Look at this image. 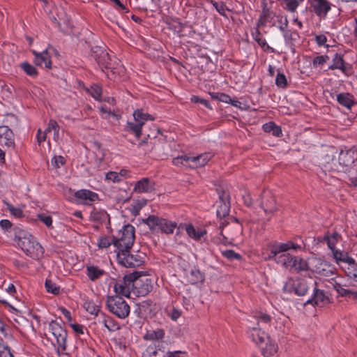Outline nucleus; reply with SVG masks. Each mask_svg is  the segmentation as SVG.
<instances>
[{"label":"nucleus","mask_w":357,"mask_h":357,"mask_svg":"<svg viewBox=\"0 0 357 357\" xmlns=\"http://www.w3.org/2000/svg\"><path fill=\"white\" fill-rule=\"evenodd\" d=\"M266 249L268 252V258L275 260L286 268L294 270L296 272L304 271L308 269L307 262L301 257L292 256L289 254H282L278 257V259L276 258L279 254L287 252L290 249L295 250H301L302 246L301 245L294 243L292 241L287 243L272 241L267 244Z\"/></svg>","instance_id":"f257e3e1"},{"label":"nucleus","mask_w":357,"mask_h":357,"mask_svg":"<svg viewBox=\"0 0 357 357\" xmlns=\"http://www.w3.org/2000/svg\"><path fill=\"white\" fill-rule=\"evenodd\" d=\"M10 232V236L13 237L16 245L27 256L33 259H38L43 256L44 253L43 248L28 231L17 226L13 227Z\"/></svg>","instance_id":"f03ea898"},{"label":"nucleus","mask_w":357,"mask_h":357,"mask_svg":"<svg viewBox=\"0 0 357 357\" xmlns=\"http://www.w3.org/2000/svg\"><path fill=\"white\" fill-rule=\"evenodd\" d=\"M357 165V150L349 149L341 150L337 160L333 159L331 162H327L324 167L329 172H347L354 165Z\"/></svg>","instance_id":"7ed1b4c3"},{"label":"nucleus","mask_w":357,"mask_h":357,"mask_svg":"<svg viewBox=\"0 0 357 357\" xmlns=\"http://www.w3.org/2000/svg\"><path fill=\"white\" fill-rule=\"evenodd\" d=\"M142 222L146 225L153 233L160 231L167 235L172 234L178 227L176 222L155 215H149L142 220Z\"/></svg>","instance_id":"20e7f679"},{"label":"nucleus","mask_w":357,"mask_h":357,"mask_svg":"<svg viewBox=\"0 0 357 357\" xmlns=\"http://www.w3.org/2000/svg\"><path fill=\"white\" fill-rule=\"evenodd\" d=\"M317 284L312 278H288L283 286L286 293H294L297 296H305L308 290Z\"/></svg>","instance_id":"39448f33"},{"label":"nucleus","mask_w":357,"mask_h":357,"mask_svg":"<svg viewBox=\"0 0 357 357\" xmlns=\"http://www.w3.org/2000/svg\"><path fill=\"white\" fill-rule=\"evenodd\" d=\"M135 229L132 225L123 226L117 236H113V245L116 248V251L126 252V250L131 249L135 239Z\"/></svg>","instance_id":"423d86ee"},{"label":"nucleus","mask_w":357,"mask_h":357,"mask_svg":"<svg viewBox=\"0 0 357 357\" xmlns=\"http://www.w3.org/2000/svg\"><path fill=\"white\" fill-rule=\"evenodd\" d=\"M106 305L111 313L120 319H126L130 314V305L120 296H108Z\"/></svg>","instance_id":"0eeeda50"},{"label":"nucleus","mask_w":357,"mask_h":357,"mask_svg":"<svg viewBox=\"0 0 357 357\" xmlns=\"http://www.w3.org/2000/svg\"><path fill=\"white\" fill-rule=\"evenodd\" d=\"M133 118L134 122H127L125 130L139 139L144 123L148 120L153 121L154 117L148 113H144L142 109H136L133 113Z\"/></svg>","instance_id":"6e6552de"},{"label":"nucleus","mask_w":357,"mask_h":357,"mask_svg":"<svg viewBox=\"0 0 357 357\" xmlns=\"http://www.w3.org/2000/svg\"><path fill=\"white\" fill-rule=\"evenodd\" d=\"M116 257L119 263L127 268L138 267L144 262V254L143 252H136L132 254L130 252V249L126 250V252L118 251Z\"/></svg>","instance_id":"1a4fd4ad"},{"label":"nucleus","mask_w":357,"mask_h":357,"mask_svg":"<svg viewBox=\"0 0 357 357\" xmlns=\"http://www.w3.org/2000/svg\"><path fill=\"white\" fill-rule=\"evenodd\" d=\"M91 56L96 61L102 71L103 69L105 68L112 72V69L114 68V66L115 63V61L113 60H115L116 58L114 56L112 58L104 47L99 46L92 47Z\"/></svg>","instance_id":"9d476101"},{"label":"nucleus","mask_w":357,"mask_h":357,"mask_svg":"<svg viewBox=\"0 0 357 357\" xmlns=\"http://www.w3.org/2000/svg\"><path fill=\"white\" fill-rule=\"evenodd\" d=\"M134 279L135 274L133 273L126 275L122 279L116 282L114 290L118 296L130 297L132 291H135Z\"/></svg>","instance_id":"9b49d317"},{"label":"nucleus","mask_w":357,"mask_h":357,"mask_svg":"<svg viewBox=\"0 0 357 357\" xmlns=\"http://www.w3.org/2000/svg\"><path fill=\"white\" fill-rule=\"evenodd\" d=\"M49 328L56 340L58 351H65L66 349L67 331L61 324L52 321L49 324Z\"/></svg>","instance_id":"f8f14e48"},{"label":"nucleus","mask_w":357,"mask_h":357,"mask_svg":"<svg viewBox=\"0 0 357 357\" xmlns=\"http://www.w3.org/2000/svg\"><path fill=\"white\" fill-rule=\"evenodd\" d=\"M273 3V0H261V13L257 22L258 27L266 26L268 23H271L276 17L275 12L272 10Z\"/></svg>","instance_id":"ddd939ff"},{"label":"nucleus","mask_w":357,"mask_h":357,"mask_svg":"<svg viewBox=\"0 0 357 357\" xmlns=\"http://www.w3.org/2000/svg\"><path fill=\"white\" fill-rule=\"evenodd\" d=\"M236 222L234 226H230L227 229H225L228 225L226 220L220 222L219 229H220V234L223 237L224 243H226L229 241H234L237 236H240L243 231L242 226L238 223L237 219L232 218Z\"/></svg>","instance_id":"4468645a"},{"label":"nucleus","mask_w":357,"mask_h":357,"mask_svg":"<svg viewBox=\"0 0 357 357\" xmlns=\"http://www.w3.org/2000/svg\"><path fill=\"white\" fill-rule=\"evenodd\" d=\"M135 279H134L135 291L142 296L148 294L152 289L151 280L147 275L142 274L141 272L135 271Z\"/></svg>","instance_id":"2eb2a0df"},{"label":"nucleus","mask_w":357,"mask_h":357,"mask_svg":"<svg viewBox=\"0 0 357 357\" xmlns=\"http://www.w3.org/2000/svg\"><path fill=\"white\" fill-rule=\"evenodd\" d=\"M259 206L266 215H272L278 211L275 198L269 190H264L259 198Z\"/></svg>","instance_id":"dca6fc26"},{"label":"nucleus","mask_w":357,"mask_h":357,"mask_svg":"<svg viewBox=\"0 0 357 357\" xmlns=\"http://www.w3.org/2000/svg\"><path fill=\"white\" fill-rule=\"evenodd\" d=\"M219 202L216 211L217 217L220 220L229 215L230 210V195L228 191L218 190Z\"/></svg>","instance_id":"f3484780"},{"label":"nucleus","mask_w":357,"mask_h":357,"mask_svg":"<svg viewBox=\"0 0 357 357\" xmlns=\"http://www.w3.org/2000/svg\"><path fill=\"white\" fill-rule=\"evenodd\" d=\"M310 8L317 16L325 19L331 9V3L328 0H307Z\"/></svg>","instance_id":"a211bd4d"},{"label":"nucleus","mask_w":357,"mask_h":357,"mask_svg":"<svg viewBox=\"0 0 357 357\" xmlns=\"http://www.w3.org/2000/svg\"><path fill=\"white\" fill-rule=\"evenodd\" d=\"M312 288H313V296L306 301L305 304L322 307L329 303V298L324 290L317 289V284Z\"/></svg>","instance_id":"6ab92c4d"},{"label":"nucleus","mask_w":357,"mask_h":357,"mask_svg":"<svg viewBox=\"0 0 357 357\" xmlns=\"http://www.w3.org/2000/svg\"><path fill=\"white\" fill-rule=\"evenodd\" d=\"M74 196L77 200L84 204H91L99 199V196L96 192L86 189L77 190L75 192Z\"/></svg>","instance_id":"aec40b11"},{"label":"nucleus","mask_w":357,"mask_h":357,"mask_svg":"<svg viewBox=\"0 0 357 357\" xmlns=\"http://www.w3.org/2000/svg\"><path fill=\"white\" fill-rule=\"evenodd\" d=\"M0 144L8 147L15 146L14 134L13 130L7 126H0Z\"/></svg>","instance_id":"412c9836"},{"label":"nucleus","mask_w":357,"mask_h":357,"mask_svg":"<svg viewBox=\"0 0 357 357\" xmlns=\"http://www.w3.org/2000/svg\"><path fill=\"white\" fill-rule=\"evenodd\" d=\"M252 318L257 323L256 327L266 329L271 326L272 317L266 312L256 311L253 312Z\"/></svg>","instance_id":"4be33fe9"},{"label":"nucleus","mask_w":357,"mask_h":357,"mask_svg":"<svg viewBox=\"0 0 357 357\" xmlns=\"http://www.w3.org/2000/svg\"><path fill=\"white\" fill-rule=\"evenodd\" d=\"M250 335L252 340L260 347L264 345L266 340H268L269 336L259 327H250Z\"/></svg>","instance_id":"5701e85b"},{"label":"nucleus","mask_w":357,"mask_h":357,"mask_svg":"<svg viewBox=\"0 0 357 357\" xmlns=\"http://www.w3.org/2000/svg\"><path fill=\"white\" fill-rule=\"evenodd\" d=\"M155 183L149 178H142L135 184L133 192L137 193H148L154 190Z\"/></svg>","instance_id":"b1692460"},{"label":"nucleus","mask_w":357,"mask_h":357,"mask_svg":"<svg viewBox=\"0 0 357 357\" xmlns=\"http://www.w3.org/2000/svg\"><path fill=\"white\" fill-rule=\"evenodd\" d=\"M350 65L345 64L344 60L343 59V56L340 54L336 53L333 59V64L328 67L330 70H340L344 74L346 75H349V71L351 70Z\"/></svg>","instance_id":"393cba45"},{"label":"nucleus","mask_w":357,"mask_h":357,"mask_svg":"<svg viewBox=\"0 0 357 357\" xmlns=\"http://www.w3.org/2000/svg\"><path fill=\"white\" fill-rule=\"evenodd\" d=\"M211 153H204L197 156H190V167L192 168L202 167L205 166L213 158Z\"/></svg>","instance_id":"a878e982"},{"label":"nucleus","mask_w":357,"mask_h":357,"mask_svg":"<svg viewBox=\"0 0 357 357\" xmlns=\"http://www.w3.org/2000/svg\"><path fill=\"white\" fill-rule=\"evenodd\" d=\"M32 52L34 55V63L36 66H43V65L44 64L45 68H51L52 61L50 56L47 50H45L40 53H38L35 50H33Z\"/></svg>","instance_id":"bb28decb"},{"label":"nucleus","mask_w":357,"mask_h":357,"mask_svg":"<svg viewBox=\"0 0 357 357\" xmlns=\"http://www.w3.org/2000/svg\"><path fill=\"white\" fill-rule=\"evenodd\" d=\"M315 268L316 272L322 276L329 277L335 273V267L326 261H319Z\"/></svg>","instance_id":"cd10ccee"},{"label":"nucleus","mask_w":357,"mask_h":357,"mask_svg":"<svg viewBox=\"0 0 357 357\" xmlns=\"http://www.w3.org/2000/svg\"><path fill=\"white\" fill-rule=\"evenodd\" d=\"M98 321V323L102 324L109 331L114 332L120 328L118 322L104 312L100 313Z\"/></svg>","instance_id":"c85d7f7f"},{"label":"nucleus","mask_w":357,"mask_h":357,"mask_svg":"<svg viewBox=\"0 0 357 357\" xmlns=\"http://www.w3.org/2000/svg\"><path fill=\"white\" fill-rule=\"evenodd\" d=\"M181 227H184L188 236L195 241H199L201 238L206 234V231L205 229H199L197 230L192 224H181L178 227V229Z\"/></svg>","instance_id":"c756f323"},{"label":"nucleus","mask_w":357,"mask_h":357,"mask_svg":"<svg viewBox=\"0 0 357 357\" xmlns=\"http://www.w3.org/2000/svg\"><path fill=\"white\" fill-rule=\"evenodd\" d=\"M86 274L91 282H95L105 275L107 273L98 266L87 265L86 266Z\"/></svg>","instance_id":"7c9ffc66"},{"label":"nucleus","mask_w":357,"mask_h":357,"mask_svg":"<svg viewBox=\"0 0 357 357\" xmlns=\"http://www.w3.org/2000/svg\"><path fill=\"white\" fill-rule=\"evenodd\" d=\"M259 28V27L257 26V28L252 31V36L253 39L264 50V51L271 53L275 52V50L267 44L266 39L263 37Z\"/></svg>","instance_id":"2f4dec72"},{"label":"nucleus","mask_w":357,"mask_h":357,"mask_svg":"<svg viewBox=\"0 0 357 357\" xmlns=\"http://www.w3.org/2000/svg\"><path fill=\"white\" fill-rule=\"evenodd\" d=\"M337 102L342 107L351 109L354 105V96L349 93H340L336 96Z\"/></svg>","instance_id":"473e14b6"},{"label":"nucleus","mask_w":357,"mask_h":357,"mask_svg":"<svg viewBox=\"0 0 357 357\" xmlns=\"http://www.w3.org/2000/svg\"><path fill=\"white\" fill-rule=\"evenodd\" d=\"M341 268L349 278L357 282V264L354 259L347 264H342Z\"/></svg>","instance_id":"72a5a7b5"},{"label":"nucleus","mask_w":357,"mask_h":357,"mask_svg":"<svg viewBox=\"0 0 357 357\" xmlns=\"http://www.w3.org/2000/svg\"><path fill=\"white\" fill-rule=\"evenodd\" d=\"M160 134V131L158 128H154V130L151 134H147L146 137H144L139 143L138 144L139 147H142L144 145L150 146L148 151H151L153 149L155 142L154 139L157 137V135Z\"/></svg>","instance_id":"f704fd0d"},{"label":"nucleus","mask_w":357,"mask_h":357,"mask_svg":"<svg viewBox=\"0 0 357 357\" xmlns=\"http://www.w3.org/2000/svg\"><path fill=\"white\" fill-rule=\"evenodd\" d=\"M188 280L192 284L202 283L204 280V275L198 268H194L188 275Z\"/></svg>","instance_id":"c9c22d12"},{"label":"nucleus","mask_w":357,"mask_h":357,"mask_svg":"<svg viewBox=\"0 0 357 357\" xmlns=\"http://www.w3.org/2000/svg\"><path fill=\"white\" fill-rule=\"evenodd\" d=\"M262 354L264 356H272L277 352L278 345L268 337L264 345L261 346Z\"/></svg>","instance_id":"e433bc0d"},{"label":"nucleus","mask_w":357,"mask_h":357,"mask_svg":"<svg viewBox=\"0 0 357 357\" xmlns=\"http://www.w3.org/2000/svg\"><path fill=\"white\" fill-rule=\"evenodd\" d=\"M90 218L93 222L102 223L109 219V215L105 211L94 209L91 213Z\"/></svg>","instance_id":"4c0bfd02"},{"label":"nucleus","mask_w":357,"mask_h":357,"mask_svg":"<svg viewBox=\"0 0 357 357\" xmlns=\"http://www.w3.org/2000/svg\"><path fill=\"white\" fill-rule=\"evenodd\" d=\"M262 128L264 132L272 133L275 137H280L282 135V129L280 126H277L274 122L270 121L263 125Z\"/></svg>","instance_id":"58836bf2"},{"label":"nucleus","mask_w":357,"mask_h":357,"mask_svg":"<svg viewBox=\"0 0 357 357\" xmlns=\"http://www.w3.org/2000/svg\"><path fill=\"white\" fill-rule=\"evenodd\" d=\"M333 258L337 263L342 262L343 264H347L353 259L346 252L335 249L332 250Z\"/></svg>","instance_id":"ea45409f"},{"label":"nucleus","mask_w":357,"mask_h":357,"mask_svg":"<svg viewBox=\"0 0 357 357\" xmlns=\"http://www.w3.org/2000/svg\"><path fill=\"white\" fill-rule=\"evenodd\" d=\"M340 235L334 232L333 234H326L324 237V241L326 242L328 248L332 251L335 249V245L339 240Z\"/></svg>","instance_id":"a19ab883"},{"label":"nucleus","mask_w":357,"mask_h":357,"mask_svg":"<svg viewBox=\"0 0 357 357\" xmlns=\"http://www.w3.org/2000/svg\"><path fill=\"white\" fill-rule=\"evenodd\" d=\"M208 2H209L211 4L213 5L214 8L216 10V11L222 16L227 17L226 15V10L230 11L231 10L229 9L227 6L225 2L220 1L218 2L214 0H207Z\"/></svg>","instance_id":"79ce46f5"},{"label":"nucleus","mask_w":357,"mask_h":357,"mask_svg":"<svg viewBox=\"0 0 357 357\" xmlns=\"http://www.w3.org/2000/svg\"><path fill=\"white\" fill-rule=\"evenodd\" d=\"M59 126L54 119L49 121L47 128L45 129V132H54V140L57 141L59 138Z\"/></svg>","instance_id":"37998d69"},{"label":"nucleus","mask_w":357,"mask_h":357,"mask_svg":"<svg viewBox=\"0 0 357 357\" xmlns=\"http://www.w3.org/2000/svg\"><path fill=\"white\" fill-rule=\"evenodd\" d=\"M165 336V331L163 329L158 328L155 331H149L144 338L150 340H162Z\"/></svg>","instance_id":"c03bdc74"},{"label":"nucleus","mask_w":357,"mask_h":357,"mask_svg":"<svg viewBox=\"0 0 357 357\" xmlns=\"http://www.w3.org/2000/svg\"><path fill=\"white\" fill-rule=\"evenodd\" d=\"M333 282H331L333 288L336 290L338 294L341 296H350L352 291L350 289H344L341 284L337 282L334 279H332Z\"/></svg>","instance_id":"a18cd8bd"},{"label":"nucleus","mask_w":357,"mask_h":357,"mask_svg":"<svg viewBox=\"0 0 357 357\" xmlns=\"http://www.w3.org/2000/svg\"><path fill=\"white\" fill-rule=\"evenodd\" d=\"M86 310L91 314L96 315L98 318L100 316V307L92 301H87L84 303Z\"/></svg>","instance_id":"49530a36"},{"label":"nucleus","mask_w":357,"mask_h":357,"mask_svg":"<svg viewBox=\"0 0 357 357\" xmlns=\"http://www.w3.org/2000/svg\"><path fill=\"white\" fill-rule=\"evenodd\" d=\"M22 69L31 77H36L38 75L37 70L28 62H23L20 64Z\"/></svg>","instance_id":"de8ad7c7"},{"label":"nucleus","mask_w":357,"mask_h":357,"mask_svg":"<svg viewBox=\"0 0 357 357\" xmlns=\"http://www.w3.org/2000/svg\"><path fill=\"white\" fill-rule=\"evenodd\" d=\"M190 156H188L187 155H179L176 158H174L172 160V163L175 166H180V165H190Z\"/></svg>","instance_id":"09e8293b"},{"label":"nucleus","mask_w":357,"mask_h":357,"mask_svg":"<svg viewBox=\"0 0 357 357\" xmlns=\"http://www.w3.org/2000/svg\"><path fill=\"white\" fill-rule=\"evenodd\" d=\"M45 286L46 290L49 293H52L53 294H59L60 291V288L58 287L55 282L52 281L50 279H46Z\"/></svg>","instance_id":"8fccbe9b"},{"label":"nucleus","mask_w":357,"mask_h":357,"mask_svg":"<svg viewBox=\"0 0 357 357\" xmlns=\"http://www.w3.org/2000/svg\"><path fill=\"white\" fill-rule=\"evenodd\" d=\"M285 3L284 9L289 12L294 13L296 10L301 1L298 0H284Z\"/></svg>","instance_id":"3c124183"},{"label":"nucleus","mask_w":357,"mask_h":357,"mask_svg":"<svg viewBox=\"0 0 357 357\" xmlns=\"http://www.w3.org/2000/svg\"><path fill=\"white\" fill-rule=\"evenodd\" d=\"M329 60L328 55L317 56L314 58L312 61V66L314 68L321 67Z\"/></svg>","instance_id":"603ef678"},{"label":"nucleus","mask_w":357,"mask_h":357,"mask_svg":"<svg viewBox=\"0 0 357 357\" xmlns=\"http://www.w3.org/2000/svg\"><path fill=\"white\" fill-rule=\"evenodd\" d=\"M222 255L225 258L229 259V260H240L241 259V256L240 254L234 252L233 250H226L224 251H222Z\"/></svg>","instance_id":"864d4df0"},{"label":"nucleus","mask_w":357,"mask_h":357,"mask_svg":"<svg viewBox=\"0 0 357 357\" xmlns=\"http://www.w3.org/2000/svg\"><path fill=\"white\" fill-rule=\"evenodd\" d=\"M275 84L280 88L284 89L287 86V80L286 76L282 73H278L275 78Z\"/></svg>","instance_id":"5fc2aeb1"},{"label":"nucleus","mask_w":357,"mask_h":357,"mask_svg":"<svg viewBox=\"0 0 357 357\" xmlns=\"http://www.w3.org/2000/svg\"><path fill=\"white\" fill-rule=\"evenodd\" d=\"M105 180L112 183H119L121 181V176L117 172L112 171L105 174Z\"/></svg>","instance_id":"6e6d98bb"},{"label":"nucleus","mask_w":357,"mask_h":357,"mask_svg":"<svg viewBox=\"0 0 357 357\" xmlns=\"http://www.w3.org/2000/svg\"><path fill=\"white\" fill-rule=\"evenodd\" d=\"M7 208L10 213V214L15 216V218H20L24 215L22 209H20V208H16L10 204H7Z\"/></svg>","instance_id":"4d7b16f0"},{"label":"nucleus","mask_w":357,"mask_h":357,"mask_svg":"<svg viewBox=\"0 0 357 357\" xmlns=\"http://www.w3.org/2000/svg\"><path fill=\"white\" fill-rule=\"evenodd\" d=\"M112 243L113 244V238L111 240L109 237L102 236L98 240V245L100 248H107Z\"/></svg>","instance_id":"13d9d810"},{"label":"nucleus","mask_w":357,"mask_h":357,"mask_svg":"<svg viewBox=\"0 0 357 357\" xmlns=\"http://www.w3.org/2000/svg\"><path fill=\"white\" fill-rule=\"evenodd\" d=\"M278 17V22L279 24L278 28L282 31L285 32L288 27V20L287 17H283L281 15L276 16Z\"/></svg>","instance_id":"bf43d9fd"},{"label":"nucleus","mask_w":357,"mask_h":357,"mask_svg":"<svg viewBox=\"0 0 357 357\" xmlns=\"http://www.w3.org/2000/svg\"><path fill=\"white\" fill-rule=\"evenodd\" d=\"M38 219L43 222L47 227H52V218L50 215H47L45 213H40L37 215Z\"/></svg>","instance_id":"052dcab7"},{"label":"nucleus","mask_w":357,"mask_h":357,"mask_svg":"<svg viewBox=\"0 0 357 357\" xmlns=\"http://www.w3.org/2000/svg\"><path fill=\"white\" fill-rule=\"evenodd\" d=\"M89 93L96 100H99L101 97L102 89L98 85H94L89 89Z\"/></svg>","instance_id":"680f3d73"},{"label":"nucleus","mask_w":357,"mask_h":357,"mask_svg":"<svg viewBox=\"0 0 357 357\" xmlns=\"http://www.w3.org/2000/svg\"><path fill=\"white\" fill-rule=\"evenodd\" d=\"M51 162L52 165L54 166L55 168H60L63 165L65 164L66 160L61 155L54 156L52 159Z\"/></svg>","instance_id":"e2e57ef3"},{"label":"nucleus","mask_w":357,"mask_h":357,"mask_svg":"<svg viewBox=\"0 0 357 357\" xmlns=\"http://www.w3.org/2000/svg\"><path fill=\"white\" fill-rule=\"evenodd\" d=\"M191 101L194 103H200V104L204 105L206 107L211 109L210 102H208V100L201 98L197 96H192Z\"/></svg>","instance_id":"0e129e2a"},{"label":"nucleus","mask_w":357,"mask_h":357,"mask_svg":"<svg viewBox=\"0 0 357 357\" xmlns=\"http://www.w3.org/2000/svg\"><path fill=\"white\" fill-rule=\"evenodd\" d=\"M158 354V350L155 347L149 346L146 351L143 353L142 357H153Z\"/></svg>","instance_id":"69168bd1"},{"label":"nucleus","mask_w":357,"mask_h":357,"mask_svg":"<svg viewBox=\"0 0 357 357\" xmlns=\"http://www.w3.org/2000/svg\"><path fill=\"white\" fill-rule=\"evenodd\" d=\"M0 227L3 229L8 231L10 233V235L11 234L10 231L13 228H12V223H11V222L10 220H1L0 221Z\"/></svg>","instance_id":"338daca9"},{"label":"nucleus","mask_w":357,"mask_h":357,"mask_svg":"<svg viewBox=\"0 0 357 357\" xmlns=\"http://www.w3.org/2000/svg\"><path fill=\"white\" fill-rule=\"evenodd\" d=\"M0 357H14L9 347L6 346L0 348Z\"/></svg>","instance_id":"774afa93"}]
</instances>
